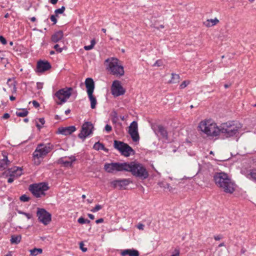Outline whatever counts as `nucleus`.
Here are the masks:
<instances>
[{
  "label": "nucleus",
  "mask_w": 256,
  "mask_h": 256,
  "mask_svg": "<svg viewBox=\"0 0 256 256\" xmlns=\"http://www.w3.org/2000/svg\"><path fill=\"white\" fill-rule=\"evenodd\" d=\"M104 169L107 172L111 174L117 172H130L133 176L141 180H145L149 176L146 168L142 164L135 161L124 162H106L104 164Z\"/></svg>",
  "instance_id": "obj_1"
},
{
  "label": "nucleus",
  "mask_w": 256,
  "mask_h": 256,
  "mask_svg": "<svg viewBox=\"0 0 256 256\" xmlns=\"http://www.w3.org/2000/svg\"><path fill=\"white\" fill-rule=\"evenodd\" d=\"M214 180L218 188H222L226 193L232 194L235 191L234 182L226 172H215L214 175Z\"/></svg>",
  "instance_id": "obj_2"
},
{
  "label": "nucleus",
  "mask_w": 256,
  "mask_h": 256,
  "mask_svg": "<svg viewBox=\"0 0 256 256\" xmlns=\"http://www.w3.org/2000/svg\"><path fill=\"white\" fill-rule=\"evenodd\" d=\"M242 124L234 120H230L220 124V134L226 138L238 137Z\"/></svg>",
  "instance_id": "obj_3"
},
{
  "label": "nucleus",
  "mask_w": 256,
  "mask_h": 256,
  "mask_svg": "<svg viewBox=\"0 0 256 256\" xmlns=\"http://www.w3.org/2000/svg\"><path fill=\"white\" fill-rule=\"evenodd\" d=\"M198 128L208 136L214 137L220 134V125L218 126L216 124L210 119L201 121Z\"/></svg>",
  "instance_id": "obj_4"
},
{
  "label": "nucleus",
  "mask_w": 256,
  "mask_h": 256,
  "mask_svg": "<svg viewBox=\"0 0 256 256\" xmlns=\"http://www.w3.org/2000/svg\"><path fill=\"white\" fill-rule=\"evenodd\" d=\"M118 60L115 58H109L104 61L106 69L112 75L122 76L124 74V67L118 64Z\"/></svg>",
  "instance_id": "obj_5"
},
{
  "label": "nucleus",
  "mask_w": 256,
  "mask_h": 256,
  "mask_svg": "<svg viewBox=\"0 0 256 256\" xmlns=\"http://www.w3.org/2000/svg\"><path fill=\"white\" fill-rule=\"evenodd\" d=\"M72 88L71 87L61 88L53 94L52 98L57 104L62 105L72 96Z\"/></svg>",
  "instance_id": "obj_6"
},
{
  "label": "nucleus",
  "mask_w": 256,
  "mask_h": 256,
  "mask_svg": "<svg viewBox=\"0 0 256 256\" xmlns=\"http://www.w3.org/2000/svg\"><path fill=\"white\" fill-rule=\"evenodd\" d=\"M49 188L50 187L48 182H42L30 184L28 190L36 198H39L42 196H44L46 194L45 192L48 190Z\"/></svg>",
  "instance_id": "obj_7"
},
{
  "label": "nucleus",
  "mask_w": 256,
  "mask_h": 256,
  "mask_svg": "<svg viewBox=\"0 0 256 256\" xmlns=\"http://www.w3.org/2000/svg\"><path fill=\"white\" fill-rule=\"evenodd\" d=\"M114 147L118 150L122 155L126 157L135 154V151L131 146L122 141L114 140Z\"/></svg>",
  "instance_id": "obj_8"
},
{
  "label": "nucleus",
  "mask_w": 256,
  "mask_h": 256,
  "mask_svg": "<svg viewBox=\"0 0 256 256\" xmlns=\"http://www.w3.org/2000/svg\"><path fill=\"white\" fill-rule=\"evenodd\" d=\"M54 148V146L50 143L46 144H40L38 146L36 150L33 152V157L34 159L44 158Z\"/></svg>",
  "instance_id": "obj_9"
},
{
  "label": "nucleus",
  "mask_w": 256,
  "mask_h": 256,
  "mask_svg": "<svg viewBox=\"0 0 256 256\" xmlns=\"http://www.w3.org/2000/svg\"><path fill=\"white\" fill-rule=\"evenodd\" d=\"M38 222L44 226L48 224L52 220V214L44 208H37L36 212Z\"/></svg>",
  "instance_id": "obj_10"
},
{
  "label": "nucleus",
  "mask_w": 256,
  "mask_h": 256,
  "mask_svg": "<svg viewBox=\"0 0 256 256\" xmlns=\"http://www.w3.org/2000/svg\"><path fill=\"white\" fill-rule=\"evenodd\" d=\"M94 129V127L91 122H84L82 126L80 132L78 134V138L83 140H85L86 137L92 134Z\"/></svg>",
  "instance_id": "obj_11"
},
{
  "label": "nucleus",
  "mask_w": 256,
  "mask_h": 256,
  "mask_svg": "<svg viewBox=\"0 0 256 256\" xmlns=\"http://www.w3.org/2000/svg\"><path fill=\"white\" fill-rule=\"evenodd\" d=\"M112 94L114 96H118L124 94L126 90L122 86L120 82L118 80L113 82L112 86Z\"/></svg>",
  "instance_id": "obj_12"
},
{
  "label": "nucleus",
  "mask_w": 256,
  "mask_h": 256,
  "mask_svg": "<svg viewBox=\"0 0 256 256\" xmlns=\"http://www.w3.org/2000/svg\"><path fill=\"white\" fill-rule=\"evenodd\" d=\"M128 134L134 142H138L140 140V136L138 132V122L134 120L132 122L129 126Z\"/></svg>",
  "instance_id": "obj_13"
},
{
  "label": "nucleus",
  "mask_w": 256,
  "mask_h": 256,
  "mask_svg": "<svg viewBox=\"0 0 256 256\" xmlns=\"http://www.w3.org/2000/svg\"><path fill=\"white\" fill-rule=\"evenodd\" d=\"M130 182V179H117L111 182V185L114 188L119 187L120 190L125 189V186H128Z\"/></svg>",
  "instance_id": "obj_14"
},
{
  "label": "nucleus",
  "mask_w": 256,
  "mask_h": 256,
  "mask_svg": "<svg viewBox=\"0 0 256 256\" xmlns=\"http://www.w3.org/2000/svg\"><path fill=\"white\" fill-rule=\"evenodd\" d=\"M52 68V65L47 60H40L36 64V72H44Z\"/></svg>",
  "instance_id": "obj_15"
},
{
  "label": "nucleus",
  "mask_w": 256,
  "mask_h": 256,
  "mask_svg": "<svg viewBox=\"0 0 256 256\" xmlns=\"http://www.w3.org/2000/svg\"><path fill=\"white\" fill-rule=\"evenodd\" d=\"M22 168L14 166L8 168L5 172L6 174V176H14L16 178L22 175Z\"/></svg>",
  "instance_id": "obj_16"
},
{
  "label": "nucleus",
  "mask_w": 256,
  "mask_h": 256,
  "mask_svg": "<svg viewBox=\"0 0 256 256\" xmlns=\"http://www.w3.org/2000/svg\"><path fill=\"white\" fill-rule=\"evenodd\" d=\"M76 130V128L74 126H71L67 127H59L56 132L57 134H61L67 136L72 134Z\"/></svg>",
  "instance_id": "obj_17"
},
{
  "label": "nucleus",
  "mask_w": 256,
  "mask_h": 256,
  "mask_svg": "<svg viewBox=\"0 0 256 256\" xmlns=\"http://www.w3.org/2000/svg\"><path fill=\"white\" fill-rule=\"evenodd\" d=\"M85 85L87 94H93L95 88L94 82L91 78H88L85 80Z\"/></svg>",
  "instance_id": "obj_18"
},
{
  "label": "nucleus",
  "mask_w": 256,
  "mask_h": 256,
  "mask_svg": "<svg viewBox=\"0 0 256 256\" xmlns=\"http://www.w3.org/2000/svg\"><path fill=\"white\" fill-rule=\"evenodd\" d=\"M156 134H160L162 137L166 140H168V133L166 130L162 125L157 126V130H154Z\"/></svg>",
  "instance_id": "obj_19"
},
{
  "label": "nucleus",
  "mask_w": 256,
  "mask_h": 256,
  "mask_svg": "<svg viewBox=\"0 0 256 256\" xmlns=\"http://www.w3.org/2000/svg\"><path fill=\"white\" fill-rule=\"evenodd\" d=\"M120 255L122 256H126L128 255V256H139V252L135 249H126L122 250Z\"/></svg>",
  "instance_id": "obj_20"
},
{
  "label": "nucleus",
  "mask_w": 256,
  "mask_h": 256,
  "mask_svg": "<svg viewBox=\"0 0 256 256\" xmlns=\"http://www.w3.org/2000/svg\"><path fill=\"white\" fill-rule=\"evenodd\" d=\"M64 34L62 30H58L55 32L51 36V40L54 43L60 41L63 38Z\"/></svg>",
  "instance_id": "obj_21"
},
{
  "label": "nucleus",
  "mask_w": 256,
  "mask_h": 256,
  "mask_svg": "<svg viewBox=\"0 0 256 256\" xmlns=\"http://www.w3.org/2000/svg\"><path fill=\"white\" fill-rule=\"evenodd\" d=\"M93 149L96 150H102L105 152H108V149L106 148L104 144L100 142H96L93 146Z\"/></svg>",
  "instance_id": "obj_22"
},
{
  "label": "nucleus",
  "mask_w": 256,
  "mask_h": 256,
  "mask_svg": "<svg viewBox=\"0 0 256 256\" xmlns=\"http://www.w3.org/2000/svg\"><path fill=\"white\" fill-rule=\"evenodd\" d=\"M22 240V236L18 235H12L10 237V242L12 244H18Z\"/></svg>",
  "instance_id": "obj_23"
},
{
  "label": "nucleus",
  "mask_w": 256,
  "mask_h": 256,
  "mask_svg": "<svg viewBox=\"0 0 256 256\" xmlns=\"http://www.w3.org/2000/svg\"><path fill=\"white\" fill-rule=\"evenodd\" d=\"M88 98L90 102V108L92 109H94L97 104L96 98L93 95V94H88Z\"/></svg>",
  "instance_id": "obj_24"
},
{
  "label": "nucleus",
  "mask_w": 256,
  "mask_h": 256,
  "mask_svg": "<svg viewBox=\"0 0 256 256\" xmlns=\"http://www.w3.org/2000/svg\"><path fill=\"white\" fill-rule=\"evenodd\" d=\"M16 113V115L18 117L24 118L28 116V111L26 108H20Z\"/></svg>",
  "instance_id": "obj_25"
},
{
  "label": "nucleus",
  "mask_w": 256,
  "mask_h": 256,
  "mask_svg": "<svg viewBox=\"0 0 256 256\" xmlns=\"http://www.w3.org/2000/svg\"><path fill=\"white\" fill-rule=\"evenodd\" d=\"M42 252V250L40 248H34L30 250V255L36 256Z\"/></svg>",
  "instance_id": "obj_26"
},
{
  "label": "nucleus",
  "mask_w": 256,
  "mask_h": 256,
  "mask_svg": "<svg viewBox=\"0 0 256 256\" xmlns=\"http://www.w3.org/2000/svg\"><path fill=\"white\" fill-rule=\"evenodd\" d=\"M10 162L4 161V160L0 159V170H3L6 169Z\"/></svg>",
  "instance_id": "obj_27"
},
{
  "label": "nucleus",
  "mask_w": 256,
  "mask_h": 256,
  "mask_svg": "<svg viewBox=\"0 0 256 256\" xmlns=\"http://www.w3.org/2000/svg\"><path fill=\"white\" fill-rule=\"evenodd\" d=\"M180 78V76L178 74L172 73V78L170 80V82L171 83H176L179 82V80Z\"/></svg>",
  "instance_id": "obj_28"
},
{
  "label": "nucleus",
  "mask_w": 256,
  "mask_h": 256,
  "mask_svg": "<svg viewBox=\"0 0 256 256\" xmlns=\"http://www.w3.org/2000/svg\"><path fill=\"white\" fill-rule=\"evenodd\" d=\"M248 178L256 182V170H252L248 174Z\"/></svg>",
  "instance_id": "obj_29"
},
{
  "label": "nucleus",
  "mask_w": 256,
  "mask_h": 256,
  "mask_svg": "<svg viewBox=\"0 0 256 256\" xmlns=\"http://www.w3.org/2000/svg\"><path fill=\"white\" fill-rule=\"evenodd\" d=\"M66 10V8L64 6H62L61 8L56 9L54 10L55 14L58 16V14H62L64 12V10Z\"/></svg>",
  "instance_id": "obj_30"
},
{
  "label": "nucleus",
  "mask_w": 256,
  "mask_h": 256,
  "mask_svg": "<svg viewBox=\"0 0 256 256\" xmlns=\"http://www.w3.org/2000/svg\"><path fill=\"white\" fill-rule=\"evenodd\" d=\"M118 120V116L116 111L112 112V122L114 124H116Z\"/></svg>",
  "instance_id": "obj_31"
},
{
  "label": "nucleus",
  "mask_w": 256,
  "mask_h": 256,
  "mask_svg": "<svg viewBox=\"0 0 256 256\" xmlns=\"http://www.w3.org/2000/svg\"><path fill=\"white\" fill-rule=\"evenodd\" d=\"M158 184L160 188H164L168 189L170 187V184L166 182H159Z\"/></svg>",
  "instance_id": "obj_32"
},
{
  "label": "nucleus",
  "mask_w": 256,
  "mask_h": 256,
  "mask_svg": "<svg viewBox=\"0 0 256 256\" xmlns=\"http://www.w3.org/2000/svg\"><path fill=\"white\" fill-rule=\"evenodd\" d=\"M18 213L21 214H23L24 216H25L28 219H31L32 218V215L29 213H27L21 210H18Z\"/></svg>",
  "instance_id": "obj_33"
},
{
  "label": "nucleus",
  "mask_w": 256,
  "mask_h": 256,
  "mask_svg": "<svg viewBox=\"0 0 256 256\" xmlns=\"http://www.w3.org/2000/svg\"><path fill=\"white\" fill-rule=\"evenodd\" d=\"M20 200L21 202H27L30 200V198L26 194H23L20 196Z\"/></svg>",
  "instance_id": "obj_34"
},
{
  "label": "nucleus",
  "mask_w": 256,
  "mask_h": 256,
  "mask_svg": "<svg viewBox=\"0 0 256 256\" xmlns=\"http://www.w3.org/2000/svg\"><path fill=\"white\" fill-rule=\"evenodd\" d=\"M2 154L3 156V158L2 160H4L6 162H10L8 160V152L6 151H2Z\"/></svg>",
  "instance_id": "obj_35"
},
{
  "label": "nucleus",
  "mask_w": 256,
  "mask_h": 256,
  "mask_svg": "<svg viewBox=\"0 0 256 256\" xmlns=\"http://www.w3.org/2000/svg\"><path fill=\"white\" fill-rule=\"evenodd\" d=\"M102 206L100 204H96L95 207L91 210V212H96L102 208Z\"/></svg>",
  "instance_id": "obj_36"
},
{
  "label": "nucleus",
  "mask_w": 256,
  "mask_h": 256,
  "mask_svg": "<svg viewBox=\"0 0 256 256\" xmlns=\"http://www.w3.org/2000/svg\"><path fill=\"white\" fill-rule=\"evenodd\" d=\"M54 48L58 52L60 53L64 48V46L63 48H60L58 44H56L54 46Z\"/></svg>",
  "instance_id": "obj_37"
},
{
  "label": "nucleus",
  "mask_w": 256,
  "mask_h": 256,
  "mask_svg": "<svg viewBox=\"0 0 256 256\" xmlns=\"http://www.w3.org/2000/svg\"><path fill=\"white\" fill-rule=\"evenodd\" d=\"M57 16L56 14H52L50 16V18L53 22V24H56L57 22Z\"/></svg>",
  "instance_id": "obj_38"
},
{
  "label": "nucleus",
  "mask_w": 256,
  "mask_h": 256,
  "mask_svg": "<svg viewBox=\"0 0 256 256\" xmlns=\"http://www.w3.org/2000/svg\"><path fill=\"white\" fill-rule=\"evenodd\" d=\"M163 65V62L162 60H157L156 62L154 64V66H161Z\"/></svg>",
  "instance_id": "obj_39"
},
{
  "label": "nucleus",
  "mask_w": 256,
  "mask_h": 256,
  "mask_svg": "<svg viewBox=\"0 0 256 256\" xmlns=\"http://www.w3.org/2000/svg\"><path fill=\"white\" fill-rule=\"evenodd\" d=\"M189 84V82L186 80H184L182 82V83L180 86V89H183L185 88Z\"/></svg>",
  "instance_id": "obj_40"
},
{
  "label": "nucleus",
  "mask_w": 256,
  "mask_h": 256,
  "mask_svg": "<svg viewBox=\"0 0 256 256\" xmlns=\"http://www.w3.org/2000/svg\"><path fill=\"white\" fill-rule=\"evenodd\" d=\"M104 130L107 132H110L112 130V127L110 125V124H106L105 127H104Z\"/></svg>",
  "instance_id": "obj_41"
},
{
  "label": "nucleus",
  "mask_w": 256,
  "mask_h": 256,
  "mask_svg": "<svg viewBox=\"0 0 256 256\" xmlns=\"http://www.w3.org/2000/svg\"><path fill=\"white\" fill-rule=\"evenodd\" d=\"M210 23H212L211 26H213L219 22L218 20L216 18H215L214 19H210Z\"/></svg>",
  "instance_id": "obj_42"
},
{
  "label": "nucleus",
  "mask_w": 256,
  "mask_h": 256,
  "mask_svg": "<svg viewBox=\"0 0 256 256\" xmlns=\"http://www.w3.org/2000/svg\"><path fill=\"white\" fill-rule=\"evenodd\" d=\"M80 248L82 252L87 251V248L84 247V244L82 242L80 243Z\"/></svg>",
  "instance_id": "obj_43"
},
{
  "label": "nucleus",
  "mask_w": 256,
  "mask_h": 256,
  "mask_svg": "<svg viewBox=\"0 0 256 256\" xmlns=\"http://www.w3.org/2000/svg\"><path fill=\"white\" fill-rule=\"evenodd\" d=\"M0 42L2 44L5 45L7 43V40L4 36H0Z\"/></svg>",
  "instance_id": "obj_44"
},
{
  "label": "nucleus",
  "mask_w": 256,
  "mask_h": 256,
  "mask_svg": "<svg viewBox=\"0 0 256 256\" xmlns=\"http://www.w3.org/2000/svg\"><path fill=\"white\" fill-rule=\"evenodd\" d=\"M78 222L80 224H86V219L84 217L80 216L78 220Z\"/></svg>",
  "instance_id": "obj_45"
},
{
  "label": "nucleus",
  "mask_w": 256,
  "mask_h": 256,
  "mask_svg": "<svg viewBox=\"0 0 256 256\" xmlns=\"http://www.w3.org/2000/svg\"><path fill=\"white\" fill-rule=\"evenodd\" d=\"M72 164V162L71 161L64 160V166H71Z\"/></svg>",
  "instance_id": "obj_46"
},
{
  "label": "nucleus",
  "mask_w": 256,
  "mask_h": 256,
  "mask_svg": "<svg viewBox=\"0 0 256 256\" xmlns=\"http://www.w3.org/2000/svg\"><path fill=\"white\" fill-rule=\"evenodd\" d=\"M32 103L33 106L36 108H38L40 106V104L36 100H34L32 102Z\"/></svg>",
  "instance_id": "obj_47"
},
{
  "label": "nucleus",
  "mask_w": 256,
  "mask_h": 256,
  "mask_svg": "<svg viewBox=\"0 0 256 256\" xmlns=\"http://www.w3.org/2000/svg\"><path fill=\"white\" fill-rule=\"evenodd\" d=\"M204 24L207 27H211L213 26H211L212 23L210 21V20H208L206 22H204Z\"/></svg>",
  "instance_id": "obj_48"
},
{
  "label": "nucleus",
  "mask_w": 256,
  "mask_h": 256,
  "mask_svg": "<svg viewBox=\"0 0 256 256\" xmlns=\"http://www.w3.org/2000/svg\"><path fill=\"white\" fill-rule=\"evenodd\" d=\"M43 87V83L38 82L36 83V88L38 90H41Z\"/></svg>",
  "instance_id": "obj_49"
},
{
  "label": "nucleus",
  "mask_w": 256,
  "mask_h": 256,
  "mask_svg": "<svg viewBox=\"0 0 256 256\" xmlns=\"http://www.w3.org/2000/svg\"><path fill=\"white\" fill-rule=\"evenodd\" d=\"M174 254H172L171 256H179L180 255V250L176 248L174 250Z\"/></svg>",
  "instance_id": "obj_50"
},
{
  "label": "nucleus",
  "mask_w": 256,
  "mask_h": 256,
  "mask_svg": "<svg viewBox=\"0 0 256 256\" xmlns=\"http://www.w3.org/2000/svg\"><path fill=\"white\" fill-rule=\"evenodd\" d=\"M144 227V225L141 223H138L137 225V228L140 230H143Z\"/></svg>",
  "instance_id": "obj_51"
},
{
  "label": "nucleus",
  "mask_w": 256,
  "mask_h": 256,
  "mask_svg": "<svg viewBox=\"0 0 256 256\" xmlns=\"http://www.w3.org/2000/svg\"><path fill=\"white\" fill-rule=\"evenodd\" d=\"M15 178L14 176H9L8 179V182L9 184L12 183Z\"/></svg>",
  "instance_id": "obj_52"
},
{
  "label": "nucleus",
  "mask_w": 256,
  "mask_h": 256,
  "mask_svg": "<svg viewBox=\"0 0 256 256\" xmlns=\"http://www.w3.org/2000/svg\"><path fill=\"white\" fill-rule=\"evenodd\" d=\"M92 47V45L85 46H84V49L86 50H90L93 48Z\"/></svg>",
  "instance_id": "obj_53"
},
{
  "label": "nucleus",
  "mask_w": 256,
  "mask_h": 256,
  "mask_svg": "<svg viewBox=\"0 0 256 256\" xmlns=\"http://www.w3.org/2000/svg\"><path fill=\"white\" fill-rule=\"evenodd\" d=\"M38 120L41 124L42 125H44V123H45V120H44V118H39L38 119Z\"/></svg>",
  "instance_id": "obj_54"
},
{
  "label": "nucleus",
  "mask_w": 256,
  "mask_h": 256,
  "mask_svg": "<svg viewBox=\"0 0 256 256\" xmlns=\"http://www.w3.org/2000/svg\"><path fill=\"white\" fill-rule=\"evenodd\" d=\"M222 238V236L220 234L214 236V238L216 240H219Z\"/></svg>",
  "instance_id": "obj_55"
},
{
  "label": "nucleus",
  "mask_w": 256,
  "mask_h": 256,
  "mask_svg": "<svg viewBox=\"0 0 256 256\" xmlns=\"http://www.w3.org/2000/svg\"><path fill=\"white\" fill-rule=\"evenodd\" d=\"M10 117V115L8 113H5L2 116L4 119H8Z\"/></svg>",
  "instance_id": "obj_56"
},
{
  "label": "nucleus",
  "mask_w": 256,
  "mask_h": 256,
  "mask_svg": "<svg viewBox=\"0 0 256 256\" xmlns=\"http://www.w3.org/2000/svg\"><path fill=\"white\" fill-rule=\"evenodd\" d=\"M104 221V218H99V219H98V220H96V223L97 224H98L103 222Z\"/></svg>",
  "instance_id": "obj_57"
},
{
  "label": "nucleus",
  "mask_w": 256,
  "mask_h": 256,
  "mask_svg": "<svg viewBox=\"0 0 256 256\" xmlns=\"http://www.w3.org/2000/svg\"><path fill=\"white\" fill-rule=\"evenodd\" d=\"M16 82H14L13 84H12V85L13 86V90H12V92H16Z\"/></svg>",
  "instance_id": "obj_58"
},
{
  "label": "nucleus",
  "mask_w": 256,
  "mask_h": 256,
  "mask_svg": "<svg viewBox=\"0 0 256 256\" xmlns=\"http://www.w3.org/2000/svg\"><path fill=\"white\" fill-rule=\"evenodd\" d=\"M96 44V40L95 39H92L90 41V45H92V47L94 48V45Z\"/></svg>",
  "instance_id": "obj_59"
},
{
  "label": "nucleus",
  "mask_w": 256,
  "mask_h": 256,
  "mask_svg": "<svg viewBox=\"0 0 256 256\" xmlns=\"http://www.w3.org/2000/svg\"><path fill=\"white\" fill-rule=\"evenodd\" d=\"M36 126L38 128V130H40V129L42 128V126L38 122H36Z\"/></svg>",
  "instance_id": "obj_60"
},
{
  "label": "nucleus",
  "mask_w": 256,
  "mask_h": 256,
  "mask_svg": "<svg viewBox=\"0 0 256 256\" xmlns=\"http://www.w3.org/2000/svg\"><path fill=\"white\" fill-rule=\"evenodd\" d=\"M58 2V0H49V2L52 4H56Z\"/></svg>",
  "instance_id": "obj_61"
},
{
  "label": "nucleus",
  "mask_w": 256,
  "mask_h": 256,
  "mask_svg": "<svg viewBox=\"0 0 256 256\" xmlns=\"http://www.w3.org/2000/svg\"><path fill=\"white\" fill-rule=\"evenodd\" d=\"M69 158L71 160L70 161L72 162H73L76 160V158L74 156H72Z\"/></svg>",
  "instance_id": "obj_62"
},
{
  "label": "nucleus",
  "mask_w": 256,
  "mask_h": 256,
  "mask_svg": "<svg viewBox=\"0 0 256 256\" xmlns=\"http://www.w3.org/2000/svg\"><path fill=\"white\" fill-rule=\"evenodd\" d=\"M64 160H63V158H59V160H58V162L59 164H64Z\"/></svg>",
  "instance_id": "obj_63"
},
{
  "label": "nucleus",
  "mask_w": 256,
  "mask_h": 256,
  "mask_svg": "<svg viewBox=\"0 0 256 256\" xmlns=\"http://www.w3.org/2000/svg\"><path fill=\"white\" fill-rule=\"evenodd\" d=\"M88 218L91 220H94V216L92 214H88Z\"/></svg>",
  "instance_id": "obj_64"
}]
</instances>
